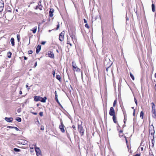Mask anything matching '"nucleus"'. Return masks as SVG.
<instances>
[{
  "mask_svg": "<svg viewBox=\"0 0 156 156\" xmlns=\"http://www.w3.org/2000/svg\"><path fill=\"white\" fill-rule=\"evenodd\" d=\"M35 148L37 156H41V151L39 148L35 147Z\"/></svg>",
  "mask_w": 156,
  "mask_h": 156,
  "instance_id": "f257e3e1",
  "label": "nucleus"
},
{
  "mask_svg": "<svg viewBox=\"0 0 156 156\" xmlns=\"http://www.w3.org/2000/svg\"><path fill=\"white\" fill-rule=\"evenodd\" d=\"M72 66L73 67V69L74 71H80V69L77 67L76 64L74 62H72Z\"/></svg>",
  "mask_w": 156,
  "mask_h": 156,
  "instance_id": "f03ea898",
  "label": "nucleus"
},
{
  "mask_svg": "<svg viewBox=\"0 0 156 156\" xmlns=\"http://www.w3.org/2000/svg\"><path fill=\"white\" fill-rule=\"evenodd\" d=\"M64 35H65V32L63 31L61 32L59 36V40L61 41H63L64 40Z\"/></svg>",
  "mask_w": 156,
  "mask_h": 156,
  "instance_id": "7ed1b4c3",
  "label": "nucleus"
},
{
  "mask_svg": "<svg viewBox=\"0 0 156 156\" xmlns=\"http://www.w3.org/2000/svg\"><path fill=\"white\" fill-rule=\"evenodd\" d=\"M47 55L48 57L51 58H54V55L52 51H48Z\"/></svg>",
  "mask_w": 156,
  "mask_h": 156,
  "instance_id": "20e7f679",
  "label": "nucleus"
},
{
  "mask_svg": "<svg viewBox=\"0 0 156 156\" xmlns=\"http://www.w3.org/2000/svg\"><path fill=\"white\" fill-rule=\"evenodd\" d=\"M78 129L79 131L81 133V135H83L84 130L83 129L82 127L81 126L78 125Z\"/></svg>",
  "mask_w": 156,
  "mask_h": 156,
  "instance_id": "39448f33",
  "label": "nucleus"
},
{
  "mask_svg": "<svg viewBox=\"0 0 156 156\" xmlns=\"http://www.w3.org/2000/svg\"><path fill=\"white\" fill-rule=\"evenodd\" d=\"M109 114L111 116L115 115V112L113 107H112L110 108Z\"/></svg>",
  "mask_w": 156,
  "mask_h": 156,
  "instance_id": "423d86ee",
  "label": "nucleus"
},
{
  "mask_svg": "<svg viewBox=\"0 0 156 156\" xmlns=\"http://www.w3.org/2000/svg\"><path fill=\"white\" fill-rule=\"evenodd\" d=\"M61 125L59 126V128L60 129V130L62 132L64 133L65 131L64 129L65 126L62 122H61Z\"/></svg>",
  "mask_w": 156,
  "mask_h": 156,
  "instance_id": "0eeeda50",
  "label": "nucleus"
},
{
  "mask_svg": "<svg viewBox=\"0 0 156 156\" xmlns=\"http://www.w3.org/2000/svg\"><path fill=\"white\" fill-rule=\"evenodd\" d=\"M5 120L8 122H11L13 120V118H8L5 117Z\"/></svg>",
  "mask_w": 156,
  "mask_h": 156,
  "instance_id": "6e6552de",
  "label": "nucleus"
},
{
  "mask_svg": "<svg viewBox=\"0 0 156 156\" xmlns=\"http://www.w3.org/2000/svg\"><path fill=\"white\" fill-rule=\"evenodd\" d=\"M151 112L152 117L154 118H155L156 117L155 109L152 110Z\"/></svg>",
  "mask_w": 156,
  "mask_h": 156,
  "instance_id": "1a4fd4ad",
  "label": "nucleus"
},
{
  "mask_svg": "<svg viewBox=\"0 0 156 156\" xmlns=\"http://www.w3.org/2000/svg\"><path fill=\"white\" fill-rule=\"evenodd\" d=\"M41 49V46L38 45L37 47L36 52V53L38 54L40 51Z\"/></svg>",
  "mask_w": 156,
  "mask_h": 156,
  "instance_id": "9d476101",
  "label": "nucleus"
},
{
  "mask_svg": "<svg viewBox=\"0 0 156 156\" xmlns=\"http://www.w3.org/2000/svg\"><path fill=\"white\" fill-rule=\"evenodd\" d=\"M41 97L40 96H34V99L35 101H40Z\"/></svg>",
  "mask_w": 156,
  "mask_h": 156,
  "instance_id": "9b49d317",
  "label": "nucleus"
},
{
  "mask_svg": "<svg viewBox=\"0 0 156 156\" xmlns=\"http://www.w3.org/2000/svg\"><path fill=\"white\" fill-rule=\"evenodd\" d=\"M54 10L53 9H50L49 11V16L51 17L53 16V13L54 12Z\"/></svg>",
  "mask_w": 156,
  "mask_h": 156,
  "instance_id": "f8f14e48",
  "label": "nucleus"
},
{
  "mask_svg": "<svg viewBox=\"0 0 156 156\" xmlns=\"http://www.w3.org/2000/svg\"><path fill=\"white\" fill-rule=\"evenodd\" d=\"M3 2L1 0H0V8H1L2 10L4 7Z\"/></svg>",
  "mask_w": 156,
  "mask_h": 156,
  "instance_id": "ddd939ff",
  "label": "nucleus"
},
{
  "mask_svg": "<svg viewBox=\"0 0 156 156\" xmlns=\"http://www.w3.org/2000/svg\"><path fill=\"white\" fill-rule=\"evenodd\" d=\"M47 99V98L46 97H44V98L41 97L40 101L45 103L46 102V100Z\"/></svg>",
  "mask_w": 156,
  "mask_h": 156,
  "instance_id": "4468645a",
  "label": "nucleus"
},
{
  "mask_svg": "<svg viewBox=\"0 0 156 156\" xmlns=\"http://www.w3.org/2000/svg\"><path fill=\"white\" fill-rule=\"evenodd\" d=\"M10 42L12 46H14L15 44L14 40L13 38L12 37L10 39Z\"/></svg>",
  "mask_w": 156,
  "mask_h": 156,
  "instance_id": "2eb2a0df",
  "label": "nucleus"
},
{
  "mask_svg": "<svg viewBox=\"0 0 156 156\" xmlns=\"http://www.w3.org/2000/svg\"><path fill=\"white\" fill-rule=\"evenodd\" d=\"M113 116L112 119L114 122L115 123H116L117 122V121L116 120V118L115 116V115H112Z\"/></svg>",
  "mask_w": 156,
  "mask_h": 156,
  "instance_id": "dca6fc26",
  "label": "nucleus"
},
{
  "mask_svg": "<svg viewBox=\"0 0 156 156\" xmlns=\"http://www.w3.org/2000/svg\"><path fill=\"white\" fill-rule=\"evenodd\" d=\"M152 11L154 12L155 11V6L154 4H152L151 5Z\"/></svg>",
  "mask_w": 156,
  "mask_h": 156,
  "instance_id": "f3484780",
  "label": "nucleus"
},
{
  "mask_svg": "<svg viewBox=\"0 0 156 156\" xmlns=\"http://www.w3.org/2000/svg\"><path fill=\"white\" fill-rule=\"evenodd\" d=\"M37 27H36L34 28L32 30V31H33V33L34 34H35L36 33L37 29Z\"/></svg>",
  "mask_w": 156,
  "mask_h": 156,
  "instance_id": "a211bd4d",
  "label": "nucleus"
},
{
  "mask_svg": "<svg viewBox=\"0 0 156 156\" xmlns=\"http://www.w3.org/2000/svg\"><path fill=\"white\" fill-rule=\"evenodd\" d=\"M151 105H152V110H155V105L154 104V103L152 102L151 103Z\"/></svg>",
  "mask_w": 156,
  "mask_h": 156,
  "instance_id": "6ab92c4d",
  "label": "nucleus"
},
{
  "mask_svg": "<svg viewBox=\"0 0 156 156\" xmlns=\"http://www.w3.org/2000/svg\"><path fill=\"white\" fill-rule=\"evenodd\" d=\"M11 55L12 53L11 52L9 51L7 53V57L9 58H11Z\"/></svg>",
  "mask_w": 156,
  "mask_h": 156,
  "instance_id": "aec40b11",
  "label": "nucleus"
},
{
  "mask_svg": "<svg viewBox=\"0 0 156 156\" xmlns=\"http://www.w3.org/2000/svg\"><path fill=\"white\" fill-rule=\"evenodd\" d=\"M144 112H143V111H141V112H140V117L142 119H143V117H144Z\"/></svg>",
  "mask_w": 156,
  "mask_h": 156,
  "instance_id": "412c9836",
  "label": "nucleus"
},
{
  "mask_svg": "<svg viewBox=\"0 0 156 156\" xmlns=\"http://www.w3.org/2000/svg\"><path fill=\"white\" fill-rule=\"evenodd\" d=\"M129 74H130V76L131 77V78L132 79V80H134V76H133V75L131 72H130Z\"/></svg>",
  "mask_w": 156,
  "mask_h": 156,
  "instance_id": "4be33fe9",
  "label": "nucleus"
},
{
  "mask_svg": "<svg viewBox=\"0 0 156 156\" xmlns=\"http://www.w3.org/2000/svg\"><path fill=\"white\" fill-rule=\"evenodd\" d=\"M39 9L40 10H42L43 9V7L42 6H41L40 7V6H37L36 7V9Z\"/></svg>",
  "mask_w": 156,
  "mask_h": 156,
  "instance_id": "5701e85b",
  "label": "nucleus"
},
{
  "mask_svg": "<svg viewBox=\"0 0 156 156\" xmlns=\"http://www.w3.org/2000/svg\"><path fill=\"white\" fill-rule=\"evenodd\" d=\"M16 120L18 121V122H21V119L20 118V117H17L16 119Z\"/></svg>",
  "mask_w": 156,
  "mask_h": 156,
  "instance_id": "b1692460",
  "label": "nucleus"
},
{
  "mask_svg": "<svg viewBox=\"0 0 156 156\" xmlns=\"http://www.w3.org/2000/svg\"><path fill=\"white\" fill-rule=\"evenodd\" d=\"M56 79L60 80L61 79V77L59 75H57L56 76Z\"/></svg>",
  "mask_w": 156,
  "mask_h": 156,
  "instance_id": "393cba45",
  "label": "nucleus"
},
{
  "mask_svg": "<svg viewBox=\"0 0 156 156\" xmlns=\"http://www.w3.org/2000/svg\"><path fill=\"white\" fill-rule=\"evenodd\" d=\"M151 134V135L152 136H154V129H152V132H151V133H150Z\"/></svg>",
  "mask_w": 156,
  "mask_h": 156,
  "instance_id": "a878e982",
  "label": "nucleus"
},
{
  "mask_svg": "<svg viewBox=\"0 0 156 156\" xmlns=\"http://www.w3.org/2000/svg\"><path fill=\"white\" fill-rule=\"evenodd\" d=\"M14 150L16 152H20V150L19 149L16 148H14Z\"/></svg>",
  "mask_w": 156,
  "mask_h": 156,
  "instance_id": "bb28decb",
  "label": "nucleus"
},
{
  "mask_svg": "<svg viewBox=\"0 0 156 156\" xmlns=\"http://www.w3.org/2000/svg\"><path fill=\"white\" fill-rule=\"evenodd\" d=\"M112 63H111L110 64V65L108 66V67H107V66H106V70L107 71V72L108 71V69L110 67H111V66L112 65Z\"/></svg>",
  "mask_w": 156,
  "mask_h": 156,
  "instance_id": "cd10ccee",
  "label": "nucleus"
},
{
  "mask_svg": "<svg viewBox=\"0 0 156 156\" xmlns=\"http://www.w3.org/2000/svg\"><path fill=\"white\" fill-rule=\"evenodd\" d=\"M17 38L18 41H19L20 40V36L19 34H17Z\"/></svg>",
  "mask_w": 156,
  "mask_h": 156,
  "instance_id": "c85d7f7f",
  "label": "nucleus"
},
{
  "mask_svg": "<svg viewBox=\"0 0 156 156\" xmlns=\"http://www.w3.org/2000/svg\"><path fill=\"white\" fill-rule=\"evenodd\" d=\"M67 44H69L71 46H72V44L70 43L69 41H68V38H67Z\"/></svg>",
  "mask_w": 156,
  "mask_h": 156,
  "instance_id": "c756f323",
  "label": "nucleus"
},
{
  "mask_svg": "<svg viewBox=\"0 0 156 156\" xmlns=\"http://www.w3.org/2000/svg\"><path fill=\"white\" fill-rule=\"evenodd\" d=\"M117 103V101L116 100H115L114 102V103H113V106L114 107H115V105Z\"/></svg>",
  "mask_w": 156,
  "mask_h": 156,
  "instance_id": "7c9ffc66",
  "label": "nucleus"
},
{
  "mask_svg": "<svg viewBox=\"0 0 156 156\" xmlns=\"http://www.w3.org/2000/svg\"><path fill=\"white\" fill-rule=\"evenodd\" d=\"M39 115L41 116H42L43 115V112H41L39 113Z\"/></svg>",
  "mask_w": 156,
  "mask_h": 156,
  "instance_id": "2f4dec72",
  "label": "nucleus"
},
{
  "mask_svg": "<svg viewBox=\"0 0 156 156\" xmlns=\"http://www.w3.org/2000/svg\"><path fill=\"white\" fill-rule=\"evenodd\" d=\"M13 128L15 129L16 131H18L19 129L16 127H13Z\"/></svg>",
  "mask_w": 156,
  "mask_h": 156,
  "instance_id": "473e14b6",
  "label": "nucleus"
},
{
  "mask_svg": "<svg viewBox=\"0 0 156 156\" xmlns=\"http://www.w3.org/2000/svg\"><path fill=\"white\" fill-rule=\"evenodd\" d=\"M55 99L56 100H57L58 99V95L57 94H56L55 95Z\"/></svg>",
  "mask_w": 156,
  "mask_h": 156,
  "instance_id": "72a5a7b5",
  "label": "nucleus"
},
{
  "mask_svg": "<svg viewBox=\"0 0 156 156\" xmlns=\"http://www.w3.org/2000/svg\"><path fill=\"white\" fill-rule=\"evenodd\" d=\"M41 130H44V126H41Z\"/></svg>",
  "mask_w": 156,
  "mask_h": 156,
  "instance_id": "f704fd0d",
  "label": "nucleus"
},
{
  "mask_svg": "<svg viewBox=\"0 0 156 156\" xmlns=\"http://www.w3.org/2000/svg\"><path fill=\"white\" fill-rule=\"evenodd\" d=\"M134 101L136 105H137V101L135 98H134Z\"/></svg>",
  "mask_w": 156,
  "mask_h": 156,
  "instance_id": "c9c22d12",
  "label": "nucleus"
},
{
  "mask_svg": "<svg viewBox=\"0 0 156 156\" xmlns=\"http://www.w3.org/2000/svg\"><path fill=\"white\" fill-rule=\"evenodd\" d=\"M126 120H127V119L126 118H125L124 119V124H125L126 123Z\"/></svg>",
  "mask_w": 156,
  "mask_h": 156,
  "instance_id": "e433bc0d",
  "label": "nucleus"
},
{
  "mask_svg": "<svg viewBox=\"0 0 156 156\" xmlns=\"http://www.w3.org/2000/svg\"><path fill=\"white\" fill-rule=\"evenodd\" d=\"M28 52L29 54H32L33 53V51L32 50H30L28 51Z\"/></svg>",
  "mask_w": 156,
  "mask_h": 156,
  "instance_id": "4c0bfd02",
  "label": "nucleus"
},
{
  "mask_svg": "<svg viewBox=\"0 0 156 156\" xmlns=\"http://www.w3.org/2000/svg\"><path fill=\"white\" fill-rule=\"evenodd\" d=\"M46 42V41H42L41 43V44H42L44 45L45 44Z\"/></svg>",
  "mask_w": 156,
  "mask_h": 156,
  "instance_id": "58836bf2",
  "label": "nucleus"
},
{
  "mask_svg": "<svg viewBox=\"0 0 156 156\" xmlns=\"http://www.w3.org/2000/svg\"><path fill=\"white\" fill-rule=\"evenodd\" d=\"M31 113L34 115H37V113L36 112H32Z\"/></svg>",
  "mask_w": 156,
  "mask_h": 156,
  "instance_id": "ea45409f",
  "label": "nucleus"
},
{
  "mask_svg": "<svg viewBox=\"0 0 156 156\" xmlns=\"http://www.w3.org/2000/svg\"><path fill=\"white\" fill-rule=\"evenodd\" d=\"M59 24H58V25L57 26V27L56 30H58L59 28Z\"/></svg>",
  "mask_w": 156,
  "mask_h": 156,
  "instance_id": "a19ab883",
  "label": "nucleus"
},
{
  "mask_svg": "<svg viewBox=\"0 0 156 156\" xmlns=\"http://www.w3.org/2000/svg\"><path fill=\"white\" fill-rule=\"evenodd\" d=\"M38 6H40V7L41 6V2H39V3H38Z\"/></svg>",
  "mask_w": 156,
  "mask_h": 156,
  "instance_id": "79ce46f5",
  "label": "nucleus"
},
{
  "mask_svg": "<svg viewBox=\"0 0 156 156\" xmlns=\"http://www.w3.org/2000/svg\"><path fill=\"white\" fill-rule=\"evenodd\" d=\"M13 127L11 126H8L7 128H13Z\"/></svg>",
  "mask_w": 156,
  "mask_h": 156,
  "instance_id": "37998d69",
  "label": "nucleus"
},
{
  "mask_svg": "<svg viewBox=\"0 0 156 156\" xmlns=\"http://www.w3.org/2000/svg\"><path fill=\"white\" fill-rule=\"evenodd\" d=\"M21 110L20 109H19L17 110V112H21Z\"/></svg>",
  "mask_w": 156,
  "mask_h": 156,
  "instance_id": "c03bdc74",
  "label": "nucleus"
},
{
  "mask_svg": "<svg viewBox=\"0 0 156 156\" xmlns=\"http://www.w3.org/2000/svg\"><path fill=\"white\" fill-rule=\"evenodd\" d=\"M135 115V109H134V110H133V116H134Z\"/></svg>",
  "mask_w": 156,
  "mask_h": 156,
  "instance_id": "a18cd8bd",
  "label": "nucleus"
},
{
  "mask_svg": "<svg viewBox=\"0 0 156 156\" xmlns=\"http://www.w3.org/2000/svg\"><path fill=\"white\" fill-rule=\"evenodd\" d=\"M84 22L85 23H86L87 22V20L85 19H83Z\"/></svg>",
  "mask_w": 156,
  "mask_h": 156,
  "instance_id": "49530a36",
  "label": "nucleus"
},
{
  "mask_svg": "<svg viewBox=\"0 0 156 156\" xmlns=\"http://www.w3.org/2000/svg\"><path fill=\"white\" fill-rule=\"evenodd\" d=\"M92 18L93 19H95V20H96L97 19L96 17H94V16H92Z\"/></svg>",
  "mask_w": 156,
  "mask_h": 156,
  "instance_id": "de8ad7c7",
  "label": "nucleus"
},
{
  "mask_svg": "<svg viewBox=\"0 0 156 156\" xmlns=\"http://www.w3.org/2000/svg\"><path fill=\"white\" fill-rule=\"evenodd\" d=\"M154 136H153V139L152 140V143L153 144V142H154Z\"/></svg>",
  "mask_w": 156,
  "mask_h": 156,
  "instance_id": "09e8293b",
  "label": "nucleus"
},
{
  "mask_svg": "<svg viewBox=\"0 0 156 156\" xmlns=\"http://www.w3.org/2000/svg\"><path fill=\"white\" fill-rule=\"evenodd\" d=\"M133 156H140V155L139 154H136L135 155Z\"/></svg>",
  "mask_w": 156,
  "mask_h": 156,
  "instance_id": "8fccbe9b",
  "label": "nucleus"
},
{
  "mask_svg": "<svg viewBox=\"0 0 156 156\" xmlns=\"http://www.w3.org/2000/svg\"><path fill=\"white\" fill-rule=\"evenodd\" d=\"M57 102L59 104V105H60V103L59 102L58 100V99H57V100H56Z\"/></svg>",
  "mask_w": 156,
  "mask_h": 156,
  "instance_id": "3c124183",
  "label": "nucleus"
},
{
  "mask_svg": "<svg viewBox=\"0 0 156 156\" xmlns=\"http://www.w3.org/2000/svg\"><path fill=\"white\" fill-rule=\"evenodd\" d=\"M72 127L75 129H76V127H75V126L73 125V126H72Z\"/></svg>",
  "mask_w": 156,
  "mask_h": 156,
  "instance_id": "603ef678",
  "label": "nucleus"
},
{
  "mask_svg": "<svg viewBox=\"0 0 156 156\" xmlns=\"http://www.w3.org/2000/svg\"><path fill=\"white\" fill-rule=\"evenodd\" d=\"M52 74H53V76H55V72L54 71L52 73Z\"/></svg>",
  "mask_w": 156,
  "mask_h": 156,
  "instance_id": "864d4df0",
  "label": "nucleus"
},
{
  "mask_svg": "<svg viewBox=\"0 0 156 156\" xmlns=\"http://www.w3.org/2000/svg\"><path fill=\"white\" fill-rule=\"evenodd\" d=\"M85 27L87 28H88V25L87 24H86L85 25Z\"/></svg>",
  "mask_w": 156,
  "mask_h": 156,
  "instance_id": "5fc2aeb1",
  "label": "nucleus"
},
{
  "mask_svg": "<svg viewBox=\"0 0 156 156\" xmlns=\"http://www.w3.org/2000/svg\"><path fill=\"white\" fill-rule=\"evenodd\" d=\"M124 137L125 138V139H126V143H127V139H126V136H124Z\"/></svg>",
  "mask_w": 156,
  "mask_h": 156,
  "instance_id": "6e6d98bb",
  "label": "nucleus"
},
{
  "mask_svg": "<svg viewBox=\"0 0 156 156\" xmlns=\"http://www.w3.org/2000/svg\"><path fill=\"white\" fill-rule=\"evenodd\" d=\"M37 62H36L35 63V64H34V66H35V67H36V66H37Z\"/></svg>",
  "mask_w": 156,
  "mask_h": 156,
  "instance_id": "4d7b16f0",
  "label": "nucleus"
},
{
  "mask_svg": "<svg viewBox=\"0 0 156 156\" xmlns=\"http://www.w3.org/2000/svg\"><path fill=\"white\" fill-rule=\"evenodd\" d=\"M24 58L25 60H27V58L25 56L24 57Z\"/></svg>",
  "mask_w": 156,
  "mask_h": 156,
  "instance_id": "13d9d810",
  "label": "nucleus"
},
{
  "mask_svg": "<svg viewBox=\"0 0 156 156\" xmlns=\"http://www.w3.org/2000/svg\"><path fill=\"white\" fill-rule=\"evenodd\" d=\"M19 93H20V94H22V92L20 90V91Z\"/></svg>",
  "mask_w": 156,
  "mask_h": 156,
  "instance_id": "bf43d9fd",
  "label": "nucleus"
},
{
  "mask_svg": "<svg viewBox=\"0 0 156 156\" xmlns=\"http://www.w3.org/2000/svg\"><path fill=\"white\" fill-rule=\"evenodd\" d=\"M149 132H150V133H151V132H152V129H150V131H149Z\"/></svg>",
  "mask_w": 156,
  "mask_h": 156,
  "instance_id": "052dcab7",
  "label": "nucleus"
},
{
  "mask_svg": "<svg viewBox=\"0 0 156 156\" xmlns=\"http://www.w3.org/2000/svg\"><path fill=\"white\" fill-rule=\"evenodd\" d=\"M122 132H123V131H122V130H120L119 131V132H120V133H122Z\"/></svg>",
  "mask_w": 156,
  "mask_h": 156,
  "instance_id": "680f3d73",
  "label": "nucleus"
},
{
  "mask_svg": "<svg viewBox=\"0 0 156 156\" xmlns=\"http://www.w3.org/2000/svg\"><path fill=\"white\" fill-rule=\"evenodd\" d=\"M141 151H143V149H144V148H143V147H141Z\"/></svg>",
  "mask_w": 156,
  "mask_h": 156,
  "instance_id": "e2e57ef3",
  "label": "nucleus"
},
{
  "mask_svg": "<svg viewBox=\"0 0 156 156\" xmlns=\"http://www.w3.org/2000/svg\"><path fill=\"white\" fill-rule=\"evenodd\" d=\"M26 88H27V87H28V85H26Z\"/></svg>",
  "mask_w": 156,
  "mask_h": 156,
  "instance_id": "0e129e2a",
  "label": "nucleus"
},
{
  "mask_svg": "<svg viewBox=\"0 0 156 156\" xmlns=\"http://www.w3.org/2000/svg\"><path fill=\"white\" fill-rule=\"evenodd\" d=\"M119 136L120 137H121V136L122 137V136H123V135H120V134H119Z\"/></svg>",
  "mask_w": 156,
  "mask_h": 156,
  "instance_id": "69168bd1",
  "label": "nucleus"
},
{
  "mask_svg": "<svg viewBox=\"0 0 156 156\" xmlns=\"http://www.w3.org/2000/svg\"><path fill=\"white\" fill-rule=\"evenodd\" d=\"M55 95L56 94H57V92H56V91H55Z\"/></svg>",
  "mask_w": 156,
  "mask_h": 156,
  "instance_id": "338daca9",
  "label": "nucleus"
},
{
  "mask_svg": "<svg viewBox=\"0 0 156 156\" xmlns=\"http://www.w3.org/2000/svg\"><path fill=\"white\" fill-rule=\"evenodd\" d=\"M155 77L156 78V73L155 74Z\"/></svg>",
  "mask_w": 156,
  "mask_h": 156,
  "instance_id": "774afa93",
  "label": "nucleus"
}]
</instances>
